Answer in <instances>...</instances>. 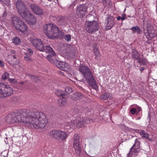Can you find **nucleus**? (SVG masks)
<instances>
[{"label": "nucleus", "mask_w": 157, "mask_h": 157, "mask_svg": "<svg viewBox=\"0 0 157 157\" xmlns=\"http://www.w3.org/2000/svg\"><path fill=\"white\" fill-rule=\"evenodd\" d=\"M13 113L14 122H22L29 128L33 126L36 129H42L48 122L46 115L42 112H33L24 109L22 113Z\"/></svg>", "instance_id": "1"}, {"label": "nucleus", "mask_w": 157, "mask_h": 157, "mask_svg": "<svg viewBox=\"0 0 157 157\" xmlns=\"http://www.w3.org/2000/svg\"><path fill=\"white\" fill-rule=\"evenodd\" d=\"M43 29V31L46 35L52 39L57 37L59 34L62 32L59 30L58 27L51 23L44 25Z\"/></svg>", "instance_id": "2"}, {"label": "nucleus", "mask_w": 157, "mask_h": 157, "mask_svg": "<svg viewBox=\"0 0 157 157\" xmlns=\"http://www.w3.org/2000/svg\"><path fill=\"white\" fill-rule=\"evenodd\" d=\"M13 27L22 33H25L28 30V26L24 21L19 17L14 16L12 18Z\"/></svg>", "instance_id": "3"}, {"label": "nucleus", "mask_w": 157, "mask_h": 157, "mask_svg": "<svg viewBox=\"0 0 157 157\" xmlns=\"http://www.w3.org/2000/svg\"><path fill=\"white\" fill-rule=\"evenodd\" d=\"M79 69L90 85L93 86L96 85V81L88 67L85 66H80Z\"/></svg>", "instance_id": "4"}, {"label": "nucleus", "mask_w": 157, "mask_h": 157, "mask_svg": "<svg viewBox=\"0 0 157 157\" xmlns=\"http://www.w3.org/2000/svg\"><path fill=\"white\" fill-rule=\"evenodd\" d=\"M13 93L12 88L3 82L0 83V98L8 97Z\"/></svg>", "instance_id": "5"}, {"label": "nucleus", "mask_w": 157, "mask_h": 157, "mask_svg": "<svg viewBox=\"0 0 157 157\" xmlns=\"http://www.w3.org/2000/svg\"><path fill=\"white\" fill-rule=\"evenodd\" d=\"M49 134L51 137L60 141L66 139L67 136L65 132L60 130H54L50 132Z\"/></svg>", "instance_id": "6"}, {"label": "nucleus", "mask_w": 157, "mask_h": 157, "mask_svg": "<svg viewBox=\"0 0 157 157\" xmlns=\"http://www.w3.org/2000/svg\"><path fill=\"white\" fill-rule=\"evenodd\" d=\"M86 29L90 33H93L98 31L99 28L97 21H93L90 23H86Z\"/></svg>", "instance_id": "7"}, {"label": "nucleus", "mask_w": 157, "mask_h": 157, "mask_svg": "<svg viewBox=\"0 0 157 157\" xmlns=\"http://www.w3.org/2000/svg\"><path fill=\"white\" fill-rule=\"evenodd\" d=\"M90 6H91L90 4L85 3L78 7L76 10L77 14L81 17L84 16L87 13V9Z\"/></svg>", "instance_id": "8"}, {"label": "nucleus", "mask_w": 157, "mask_h": 157, "mask_svg": "<svg viewBox=\"0 0 157 157\" xmlns=\"http://www.w3.org/2000/svg\"><path fill=\"white\" fill-rule=\"evenodd\" d=\"M80 137L78 134L74 135L73 146L75 149V153L78 155H80L81 152L82 145L80 143Z\"/></svg>", "instance_id": "9"}, {"label": "nucleus", "mask_w": 157, "mask_h": 157, "mask_svg": "<svg viewBox=\"0 0 157 157\" xmlns=\"http://www.w3.org/2000/svg\"><path fill=\"white\" fill-rule=\"evenodd\" d=\"M31 10L35 14L38 15H41L44 14L45 12L42 8L36 4H32L29 6Z\"/></svg>", "instance_id": "10"}, {"label": "nucleus", "mask_w": 157, "mask_h": 157, "mask_svg": "<svg viewBox=\"0 0 157 157\" xmlns=\"http://www.w3.org/2000/svg\"><path fill=\"white\" fill-rule=\"evenodd\" d=\"M32 44L38 50L42 51L43 50L44 46L43 43L39 39H34L33 41Z\"/></svg>", "instance_id": "11"}, {"label": "nucleus", "mask_w": 157, "mask_h": 157, "mask_svg": "<svg viewBox=\"0 0 157 157\" xmlns=\"http://www.w3.org/2000/svg\"><path fill=\"white\" fill-rule=\"evenodd\" d=\"M147 30H144L145 35L147 37L148 39L151 38L152 39L154 37V36L153 35L152 33L153 26H151L150 23H147L146 25Z\"/></svg>", "instance_id": "12"}, {"label": "nucleus", "mask_w": 157, "mask_h": 157, "mask_svg": "<svg viewBox=\"0 0 157 157\" xmlns=\"http://www.w3.org/2000/svg\"><path fill=\"white\" fill-rule=\"evenodd\" d=\"M18 12L21 17L25 20H27L30 13L29 10L26 7L18 10Z\"/></svg>", "instance_id": "13"}, {"label": "nucleus", "mask_w": 157, "mask_h": 157, "mask_svg": "<svg viewBox=\"0 0 157 157\" xmlns=\"http://www.w3.org/2000/svg\"><path fill=\"white\" fill-rule=\"evenodd\" d=\"M57 21L58 25L61 27L64 28L68 24L67 18L65 16L58 17Z\"/></svg>", "instance_id": "14"}, {"label": "nucleus", "mask_w": 157, "mask_h": 157, "mask_svg": "<svg viewBox=\"0 0 157 157\" xmlns=\"http://www.w3.org/2000/svg\"><path fill=\"white\" fill-rule=\"evenodd\" d=\"M107 21L106 29L109 30L111 29L115 24L114 18L113 16H109L107 17Z\"/></svg>", "instance_id": "15"}, {"label": "nucleus", "mask_w": 157, "mask_h": 157, "mask_svg": "<svg viewBox=\"0 0 157 157\" xmlns=\"http://www.w3.org/2000/svg\"><path fill=\"white\" fill-rule=\"evenodd\" d=\"M54 63L60 70L65 71L67 70V65L65 62L55 60Z\"/></svg>", "instance_id": "16"}, {"label": "nucleus", "mask_w": 157, "mask_h": 157, "mask_svg": "<svg viewBox=\"0 0 157 157\" xmlns=\"http://www.w3.org/2000/svg\"><path fill=\"white\" fill-rule=\"evenodd\" d=\"M140 141H138L137 139H136L135 144L130 149L129 154H130V152H132L134 153V154L133 153V155H137L138 152L137 150L140 147Z\"/></svg>", "instance_id": "17"}, {"label": "nucleus", "mask_w": 157, "mask_h": 157, "mask_svg": "<svg viewBox=\"0 0 157 157\" xmlns=\"http://www.w3.org/2000/svg\"><path fill=\"white\" fill-rule=\"evenodd\" d=\"M15 5L17 11L26 7L25 2L22 0H17Z\"/></svg>", "instance_id": "18"}, {"label": "nucleus", "mask_w": 157, "mask_h": 157, "mask_svg": "<svg viewBox=\"0 0 157 157\" xmlns=\"http://www.w3.org/2000/svg\"><path fill=\"white\" fill-rule=\"evenodd\" d=\"M25 20L27 21L29 24L32 25H34L36 21V17L32 14L31 13H30L29 17L27 20Z\"/></svg>", "instance_id": "19"}, {"label": "nucleus", "mask_w": 157, "mask_h": 157, "mask_svg": "<svg viewBox=\"0 0 157 157\" xmlns=\"http://www.w3.org/2000/svg\"><path fill=\"white\" fill-rule=\"evenodd\" d=\"M83 97V95L81 93L77 92L71 95V98L74 100H77L82 98Z\"/></svg>", "instance_id": "20"}, {"label": "nucleus", "mask_w": 157, "mask_h": 157, "mask_svg": "<svg viewBox=\"0 0 157 157\" xmlns=\"http://www.w3.org/2000/svg\"><path fill=\"white\" fill-rule=\"evenodd\" d=\"M5 120L7 123H13L14 121L13 119V113L12 114H9L6 116L5 117Z\"/></svg>", "instance_id": "21"}, {"label": "nucleus", "mask_w": 157, "mask_h": 157, "mask_svg": "<svg viewBox=\"0 0 157 157\" xmlns=\"http://www.w3.org/2000/svg\"><path fill=\"white\" fill-rule=\"evenodd\" d=\"M140 134L142 137L147 139L149 141H152L153 140V139L152 138H149V134L145 131H143L140 132Z\"/></svg>", "instance_id": "22"}, {"label": "nucleus", "mask_w": 157, "mask_h": 157, "mask_svg": "<svg viewBox=\"0 0 157 157\" xmlns=\"http://www.w3.org/2000/svg\"><path fill=\"white\" fill-rule=\"evenodd\" d=\"M66 98L65 96L63 97L62 98H60L58 99L57 101V103L59 106H62L65 104L67 102Z\"/></svg>", "instance_id": "23"}, {"label": "nucleus", "mask_w": 157, "mask_h": 157, "mask_svg": "<svg viewBox=\"0 0 157 157\" xmlns=\"http://www.w3.org/2000/svg\"><path fill=\"white\" fill-rule=\"evenodd\" d=\"M56 54L55 52H53L52 54H49L47 56V59L51 62L54 63L55 60H53L54 57L55 56Z\"/></svg>", "instance_id": "24"}, {"label": "nucleus", "mask_w": 157, "mask_h": 157, "mask_svg": "<svg viewBox=\"0 0 157 157\" xmlns=\"http://www.w3.org/2000/svg\"><path fill=\"white\" fill-rule=\"evenodd\" d=\"M132 56L135 59H137L140 57V54L136 49H132Z\"/></svg>", "instance_id": "25"}, {"label": "nucleus", "mask_w": 157, "mask_h": 157, "mask_svg": "<svg viewBox=\"0 0 157 157\" xmlns=\"http://www.w3.org/2000/svg\"><path fill=\"white\" fill-rule=\"evenodd\" d=\"M42 52H45L48 53L52 54L53 52H54L52 48L50 46H44L43 48V50Z\"/></svg>", "instance_id": "26"}, {"label": "nucleus", "mask_w": 157, "mask_h": 157, "mask_svg": "<svg viewBox=\"0 0 157 157\" xmlns=\"http://www.w3.org/2000/svg\"><path fill=\"white\" fill-rule=\"evenodd\" d=\"M42 52H45L48 53L52 54L53 52H54L52 48L50 46H44L43 48V50Z\"/></svg>", "instance_id": "27"}, {"label": "nucleus", "mask_w": 157, "mask_h": 157, "mask_svg": "<svg viewBox=\"0 0 157 157\" xmlns=\"http://www.w3.org/2000/svg\"><path fill=\"white\" fill-rule=\"evenodd\" d=\"M31 56L28 54L27 52H25L24 54V59L28 63L31 62L33 61V59L30 57Z\"/></svg>", "instance_id": "28"}, {"label": "nucleus", "mask_w": 157, "mask_h": 157, "mask_svg": "<svg viewBox=\"0 0 157 157\" xmlns=\"http://www.w3.org/2000/svg\"><path fill=\"white\" fill-rule=\"evenodd\" d=\"M94 16L91 14H88L86 16V22L90 23L93 21H96L94 20Z\"/></svg>", "instance_id": "29"}, {"label": "nucleus", "mask_w": 157, "mask_h": 157, "mask_svg": "<svg viewBox=\"0 0 157 157\" xmlns=\"http://www.w3.org/2000/svg\"><path fill=\"white\" fill-rule=\"evenodd\" d=\"M73 121V122L70 121L66 123L65 125L66 128L69 129L71 128L72 127H74L75 126V121L74 120Z\"/></svg>", "instance_id": "30"}, {"label": "nucleus", "mask_w": 157, "mask_h": 157, "mask_svg": "<svg viewBox=\"0 0 157 157\" xmlns=\"http://www.w3.org/2000/svg\"><path fill=\"white\" fill-rule=\"evenodd\" d=\"M65 96L67 97L68 94L72 92V90L71 87L68 86L65 88Z\"/></svg>", "instance_id": "31"}, {"label": "nucleus", "mask_w": 157, "mask_h": 157, "mask_svg": "<svg viewBox=\"0 0 157 157\" xmlns=\"http://www.w3.org/2000/svg\"><path fill=\"white\" fill-rule=\"evenodd\" d=\"M75 121V124H76V127L78 128H80L83 126H84V123L83 122V121L82 119H80V120L77 121Z\"/></svg>", "instance_id": "32"}, {"label": "nucleus", "mask_w": 157, "mask_h": 157, "mask_svg": "<svg viewBox=\"0 0 157 157\" xmlns=\"http://www.w3.org/2000/svg\"><path fill=\"white\" fill-rule=\"evenodd\" d=\"M64 92L60 90H57L55 92V94L58 96L64 97Z\"/></svg>", "instance_id": "33"}, {"label": "nucleus", "mask_w": 157, "mask_h": 157, "mask_svg": "<svg viewBox=\"0 0 157 157\" xmlns=\"http://www.w3.org/2000/svg\"><path fill=\"white\" fill-rule=\"evenodd\" d=\"M13 42L16 45H19L21 43L20 39L17 36H15L13 38Z\"/></svg>", "instance_id": "34"}, {"label": "nucleus", "mask_w": 157, "mask_h": 157, "mask_svg": "<svg viewBox=\"0 0 157 157\" xmlns=\"http://www.w3.org/2000/svg\"><path fill=\"white\" fill-rule=\"evenodd\" d=\"M131 29L134 31H136V32L139 34H141L142 32V31L140 28L138 26H133Z\"/></svg>", "instance_id": "35"}, {"label": "nucleus", "mask_w": 157, "mask_h": 157, "mask_svg": "<svg viewBox=\"0 0 157 157\" xmlns=\"http://www.w3.org/2000/svg\"><path fill=\"white\" fill-rule=\"evenodd\" d=\"M137 59L138 60V62L140 65H145L146 64V59L144 58L140 57L139 58Z\"/></svg>", "instance_id": "36"}, {"label": "nucleus", "mask_w": 157, "mask_h": 157, "mask_svg": "<svg viewBox=\"0 0 157 157\" xmlns=\"http://www.w3.org/2000/svg\"><path fill=\"white\" fill-rule=\"evenodd\" d=\"M9 76V74L7 72H5L2 76V78L3 79H6Z\"/></svg>", "instance_id": "37"}, {"label": "nucleus", "mask_w": 157, "mask_h": 157, "mask_svg": "<svg viewBox=\"0 0 157 157\" xmlns=\"http://www.w3.org/2000/svg\"><path fill=\"white\" fill-rule=\"evenodd\" d=\"M109 95L107 93H105L104 94L102 95V96L101 97V99H102L104 100L107 99Z\"/></svg>", "instance_id": "38"}, {"label": "nucleus", "mask_w": 157, "mask_h": 157, "mask_svg": "<svg viewBox=\"0 0 157 157\" xmlns=\"http://www.w3.org/2000/svg\"><path fill=\"white\" fill-rule=\"evenodd\" d=\"M83 122L85 125L86 124L90 123L91 120H90L89 118L86 117L85 119L83 120Z\"/></svg>", "instance_id": "39"}, {"label": "nucleus", "mask_w": 157, "mask_h": 157, "mask_svg": "<svg viewBox=\"0 0 157 157\" xmlns=\"http://www.w3.org/2000/svg\"><path fill=\"white\" fill-rule=\"evenodd\" d=\"M64 38L66 40L69 42L71 41V36L70 35L67 34L64 37Z\"/></svg>", "instance_id": "40"}, {"label": "nucleus", "mask_w": 157, "mask_h": 157, "mask_svg": "<svg viewBox=\"0 0 157 157\" xmlns=\"http://www.w3.org/2000/svg\"><path fill=\"white\" fill-rule=\"evenodd\" d=\"M131 113L132 114H136L137 112L136 109L134 108H132L130 109V110Z\"/></svg>", "instance_id": "41"}, {"label": "nucleus", "mask_w": 157, "mask_h": 157, "mask_svg": "<svg viewBox=\"0 0 157 157\" xmlns=\"http://www.w3.org/2000/svg\"><path fill=\"white\" fill-rule=\"evenodd\" d=\"M27 53L30 56H31L33 53V50L30 48L27 49Z\"/></svg>", "instance_id": "42"}, {"label": "nucleus", "mask_w": 157, "mask_h": 157, "mask_svg": "<svg viewBox=\"0 0 157 157\" xmlns=\"http://www.w3.org/2000/svg\"><path fill=\"white\" fill-rule=\"evenodd\" d=\"M8 81L10 82L11 83H16L17 82V81L15 79L13 78H9Z\"/></svg>", "instance_id": "43"}, {"label": "nucleus", "mask_w": 157, "mask_h": 157, "mask_svg": "<svg viewBox=\"0 0 157 157\" xmlns=\"http://www.w3.org/2000/svg\"><path fill=\"white\" fill-rule=\"evenodd\" d=\"M95 59L97 60H98L100 59V52L97 53H95Z\"/></svg>", "instance_id": "44"}, {"label": "nucleus", "mask_w": 157, "mask_h": 157, "mask_svg": "<svg viewBox=\"0 0 157 157\" xmlns=\"http://www.w3.org/2000/svg\"><path fill=\"white\" fill-rule=\"evenodd\" d=\"M33 77L34 78V81L35 82H37L40 80V78L39 77H36V76H33Z\"/></svg>", "instance_id": "45"}, {"label": "nucleus", "mask_w": 157, "mask_h": 157, "mask_svg": "<svg viewBox=\"0 0 157 157\" xmlns=\"http://www.w3.org/2000/svg\"><path fill=\"white\" fill-rule=\"evenodd\" d=\"M7 14V12L5 10L4 13H3L2 17L3 19H4L6 17Z\"/></svg>", "instance_id": "46"}, {"label": "nucleus", "mask_w": 157, "mask_h": 157, "mask_svg": "<svg viewBox=\"0 0 157 157\" xmlns=\"http://www.w3.org/2000/svg\"><path fill=\"white\" fill-rule=\"evenodd\" d=\"M136 109L137 112L136 114H138L139 112L141 110V108L140 107H138Z\"/></svg>", "instance_id": "47"}, {"label": "nucleus", "mask_w": 157, "mask_h": 157, "mask_svg": "<svg viewBox=\"0 0 157 157\" xmlns=\"http://www.w3.org/2000/svg\"><path fill=\"white\" fill-rule=\"evenodd\" d=\"M4 64L3 62L0 60V66L1 67H4Z\"/></svg>", "instance_id": "48"}, {"label": "nucleus", "mask_w": 157, "mask_h": 157, "mask_svg": "<svg viewBox=\"0 0 157 157\" xmlns=\"http://www.w3.org/2000/svg\"><path fill=\"white\" fill-rule=\"evenodd\" d=\"M94 54L95 53L99 52V50L97 49H94Z\"/></svg>", "instance_id": "49"}, {"label": "nucleus", "mask_w": 157, "mask_h": 157, "mask_svg": "<svg viewBox=\"0 0 157 157\" xmlns=\"http://www.w3.org/2000/svg\"><path fill=\"white\" fill-rule=\"evenodd\" d=\"M144 69V67H142L140 69V70L141 71V73L142 72V71Z\"/></svg>", "instance_id": "50"}, {"label": "nucleus", "mask_w": 157, "mask_h": 157, "mask_svg": "<svg viewBox=\"0 0 157 157\" xmlns=\"http://www.w3.org/2000/svg\"><path fill=\"white\" fill-rule=\"evenodd\" d=\"M117 20L118 21L120 20L121 19V17L120 16H118L117 18Z\"/></svg>", "instance_id": "51"}, {"label": "nucleus", "mask_w": 157, "mask_h": 157, "mask_svg": "<svg viewBox=\"0 0 157 157\" xmlns=\"http://www.w3.org/2000/svg\"><path fill=\"white\" fill-rule=\"evenodd\" d=\"M126 19V17H124V16L123 17H121V19L122 20H124L125 19Z\"/></svg>", "instance_id": "52"}, {"label": "nucleus", "mask_w": 157, "mask_h": 157, "mask_svg": "<svg viewBox=\"0 0 157 157\" xmlns=\"http://www.w3.org/2000/svg\"><path fill=\"white\" fill-rule=\"evenodd\" d=\"M11 52L13 54H15V53H16V51L13 50H11Z\"/></svg>", "instance_id": "53"}, {"label": "nucleus", "mask_w": 157, "mask_h": 157, "mask_svg": "<svg viewBox=\"0 0 157 157\" xmlns=\"http://www.w3.org/2000/svg\"><path fill=\"white\" fill-rule=\"evenodd\" d=\"M13 58L14 59H16L17 58V57H16V56H15V55H14L13 56Z\"/></svg>", "instance_id": "54"}, {"label": "nucleus", "mask_w": 157, "mask_h": 157, "mask_svg": "<svg viewBox=\"0 0 157 157\" xmlns=\"http://www.w3.org/2000/svg\"><path fill=\"white\" fill-rule=\"evenodd\" d=\"M28 75L31 78V77H32V76H33V75H32L31 74H29Z\"/></svg>", "instance_id": "55"}, {"label": "nucleus", "mask_w": 157, "mask_h": 157, "mask_svg": "<svg viewBox=\"0 0 157 157\" xmlns=\"http://www.w3.org/2000/svg\"><path fill=\"white\" fill-rule=\"evenodd\" d=\"M33 76H36L33 75V76H32V77H31V78L34 80V78L33 77Z\"/></svg>", "instance_id": "56"}, {"label": "nucleus", "mask_w": 157, "mask_h": 157, "mask_svg": "<svg viewBox=\"0 0 157 157\" xmlns=\"http://www.w3.org/2000/svg\"><path fill=\"white\" fill-rule=\"evenodd\" d=\"M109 0H105V3L108 2Z\"/></svg>", "instance_id": "57"}, {"label": "nucleus", "mask_w": 157, "mask_h": 157, "mask_svg": "<svg viewBox=\"0 0 157 157\" xmlns=\"http://www.w3.org/2000/svg\"><path fill=\"white\" fill-rule=\"evenodd\" d=\"M93 10V9H91H91H90V11L91 12V11H92Z\"/></svg>", "instance_id": "58"}, {"label": "nucleus", "mask_w": 157, "mask_h": 157, "mask_svg": "<svg viewBox=\"0 0 157 157\" xmlns=\"http://www.w3.org/2000/svg\"><path fill=\"white\" fill-rule=\"evenodd\" d=\"M122 15L124 16H125L126 15L125 14H122Z\"/></svg>", "instance_id": "59"}, {"label": "nucleus", "mask_w": 157, "mask_h": 157, "mask_svg": "<svg viewBox=\"0 0 157 157\" xmlns=\"http://www.w3.org/2000/svg\"><path fill=\"white\" fill-rule=\"evenodd\" d=\"M81 1H84V0H80Z\"/></svg>", "instance_id": "60"}]
</instances>
